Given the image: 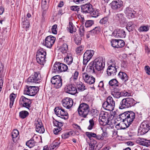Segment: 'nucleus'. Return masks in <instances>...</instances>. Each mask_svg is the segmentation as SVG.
Listing matches in <instances>:
<instances>
[{
    "mask_svg": "<svg viewBox=\"0 0 150 150\" xmlns=\"http://www.w3.org/2000/svg\"><path fill=\"white\" fill-rule=\"evenodd\" d=\"M117 48H120L123 47L125 45V42L122 40L120 39H118L117 40Z\"/></svg>",
    "mask_w": 150,
    "mask_h": 150,
    "instance_id": "obj_45",
    "label": "nucleus"
},
{
    "mask_svg": "<svg viewBox=\"0 0 150 150\" xmlns=\"http://www.w3.org/2000/svg\"><path fill=\"white\" fill-rule=\"evenodd\" d=\"M68 45L66 43H64L60 49V51L63 53H67L68 50Z\"/></svg>",
    "mask_w": 150,
    "mask_h": 150,
    "instance_id": "obj_38",
    "label": "nucleus"
},
{
    "mask_svg": "<svg viewBox=\"0 0 150 150\" xmlns=\"http://www.w3.org/2000/svg\"><path fill=\"white\" fill-rule=\"evenodd\" d=\"M22 27L24 28H27L29 27L30 23L29 22L27 18L24 17L22 18Z\"/></svg>",
    "mask_w": 150,
    "mask_h": 150,
    "instance_id": "obj_35",
    "label": "nucleus"
},
{
    "mask_svg": "<svg viewBox=\"0 0 150 150\" xmlns=\"http://www.w3.org/2000/svg\"><path fill=\"white\" fill-rule=\"evenodd\" d=\"M95 66V69L98 71L102 70L104 67L105 64L103 62L102 58H98L93 62Z\"/></svg>",
    "mask_w": 150,
    "mask_h": 150,
    "instance_id": "obj_14",
    "label": "nucleus"
},
{
    "mask_svg": "<svg viewBox=\"0 0 150 150\" xmlns=\"http://www.w3.org/2000/svg\"><path fill=\"white\" fill-rule=\"evenodd\" d=\"M55 38L52 36H47L45 39L44 45L47 48H50L53 45L55 41Z\"/></svg>",
    "mask_w": 150,
    "mask_h": 150,
    "instance_id": "obj_17",
    "label": "nucleus"
},
{
    "mask_svg": "<svg viewBox=\"0 0 150 150\" xmlns=\"http://www.w3.org/2000/svg\"><path fill=\"white\" fill-rule=\"evenodd\" d=\"M53 122L55 125L57 127L54 129L53 132L54 134H57L62 129L61 127L63 125V122L56 120H55Z\"/></svg>",
    "mask_w": 150,
    "mask_h": 150,
    "instance_id": "obj_22",
    "label": "nucleus"
},
{
    "mask_svg": "<svg viewBox=\"0 0 150 150\" xmlns=\"http://www.w3.org/2000/svg\"><path fill=\"white\" fill-rule=\"evenodd\" d=\"M109 85L112 86H118V83L117 81L115 79H113L110 80L109 82Z\"/></svg>",
    "mask_w": 150,
    "mask_h": 150,
    "instance_id": "obj_41",
    "label": "nucleus"
},
{
    "mask_svg": "<svg viewBox=\"0 0 150 150\" xmlns=\"http://www.w3.org/2000/svg\"><path fill=\"white\" fill-rule=\"evenodd\" d=\"M111 7L113 10L119 9L123 5V2L121 0H114L110 4Z\"/></svg>",
    "mask_w": 150,
    "mask_h": 150,
    "instance_id": "obj_21",
    "label": "nucleus"
},
{
    "mask_svg": "<svg viewBox=\"0 0 150 150\" xmlns=\"http://www.w3.org/2000/svg\"><path fill=\"white\" fill-rule=\"evenodd\" d=\"M136 143L139 145L148 147L150 146V140L143 138H138L136 141Z\"/></svg>",
    "mask_w": 150,
    "mask_h": 150,
    "instance_id": "obj_24",
    "label": "nucleus"
},
{
    "mask_svg": "<svg viewBox=\"0 0 150 150\" xmlns=\"http://www.w3.org/2000/svg\"><path fill=\"white\" fill-rule=\"evenodd\" d=\"M150 129V123L147 121H144L142 123L138 132L141 134L147 133Z\"/></svg>",
    "mask_w": 150,
    "mask_h": 150,
    "instance_id": "obj_12",
    "label": "nucleus"
},
{
    "mask_svg": "<svg viewBox=\"0 0 150 150\" xmlns=\"http://www.w3.org/2000/svg\"><path fill=\"white\" fill-rule=\"evenodd\" d=\"M62 79L59 76L53 77L51 79V82L53 86L56 88H60L62 85Z\"/></svg>",
    "mask_w": 150,
    "mask_h": 150,
    "instance_id": "obj_10",
    "label": "nucleus"
},
{
    "mask_svg": "<svg viewBox=\"0 0 150 150\" xmlns=\"http://www.w3.org/2000/svg\"><path fill=\"white\" fill-rule=\"evenodd\" d=\"M16 94H14L13 93H12L11 94L10 96V106L11 108L13 104L14 100L15 98H16Z\"/></svg>",
    "mask_w": 150,
    "mask_h": 150,
    "instance_id": "obj_40",
    "label": "nucleus"
},
{
    "mask_svg": "<svg viewBox=\"0 0 150 150\" xmlns=\"http://www.w3.org/2000/svg\"><path fill=\"white\" fill-rule=\"evenodd\" d=\"M107 72L108 76H114L117 72L116 67L108 66Z\"/></svg>",
    "mask_w": 150,
    "mask_h": 150,
    "instance_id": "obj_26",
    "label": "nucleus"
},
{
    "mask_svg": "<svg viewBox=\"0 0 150 150\" xmlns=\"http://www.w3.org/2000/svg\"><path fill=\"white\" fill-rule=\"evenodd\" d=\"M144 69L146 73L150 75V67L148 66H146L145 67Z\"/></svg>",
    "mask_w": 150,
    "mask_h": 150,
    "instance_id": "obj_61",
    "label": "nucleus"
},
{
    "mask_svg": "<svg viewBox=\"0 0 150 150\" xmlns=\"http://www.w3.org/2000/svg\"><path fill=\"white\" fill-rule=\"evenodd\" d=\"M124 13L126 16L129 19L134 18L136 16V12L130 8H126L124 11Z\"/></svg>",
    "mask_w": 150,
    "mask_h": 150,
    "instance_id": "obj_19",
    "label": "nucleus"
},
{
    "mask_svg": "<svg viewBox=\"0 0 150 150\" xmlns=\"http://www.w3.org/2000/svg\"><path fill=\"white\" fill-rule=\"evenodd\" d=\"M54 112L55 114L58 117L62 118L65 120L68 117L67 112L61 107L56 108L54 109Z\"/></svg>",
    "mask_w": 150,
    "mask_h": 150,
    "instance_id": "obj_11",
    "label": "nucleus"
},
{
    "mask_svg": "<svg viewBox=\"0 0 150 150\" xmlns=\"http://www.w3.org/2000/svg\"><path fill=\"white\" fill-rule=\"evenodd\" d=\"M116 61L114 59H111L108 62V66L116 67Z\"/></svg>",
    "mask_w": 150,
    "mask_h": 150,
    "instance_id": "obj_47",
    "label": "nucleus"
},
{
    "mask_svg": "<svg viewBox=\"0 0 150 150\" xmlns=\"http://www.w3.org/2000/svg\"><path fill=\"white\" fill-rule=\"evenodd\" d=\"M118 40L112 39V40L111 43L112 46L114 47L117 48V42Z\"/></svg>",
    "mask_w": 150,
    "mask_h": 150,
    "instance_id": "obj_50",
    "label": "nucleus"
},
{
    "mask_svg": "<svg viewBox=\"0 0 150 150\" xmlns=\"http://www.w3.org/2000/svg\"><path fill=\"white\" fill-rule=\"evenodd\" d=\"M109 114L106 112L102 111L100 115L99 122L101 125L105 126L109 125L111 127H113L112 122L109 120Z\"/></svg>",
    "mask_w": 150,
    "mask_h": 150,
    "instance_id": "obj_3",
    "label": "nucleus"
},
{
    "mask_svg": "<svg viewBox=\"0 0 150 150\" xmlns=\"http://www.w3.org/2000/svg\"><path fill=\"white\" fill-rule=\"evenodd\" d=\"M112 94L114 97L118 98L121 97V96H122V92H114L112 93Z\"/></svg>",
    "mask_w": 150,
    "mask_h": 150,
    "instance_id": "obj_46",
    "label": "nucleus"
},
{
    "mask_svg": "<svg viewBox=\"0 0 150 150\" xmlns=\"http://www.w3.org/2000/svg\"><path fill=\"white\" fill-rule=\"evenodd\" d=\"M40 78L39 72H35L28 79L27 82L29 84L38 83L40 82Z\"/></svg>",
    "mask_w": 150,
    "mask_h": 150,
    "instance_id": "obj_9",
    "label": "nucleus"
},
{
    "mask_svg": "<svg viewBox=\"0 0 150 150\" xmlns=\"http://www.w3.org/2000/svg\"><path fill=\"white\" fill-rule=\"evenodd\" d=\"M11 134L13 141L16 142L19 137L18 131L16 129H14L13 130Z\"/></svg>",
    "mask_w": 150,
    "mask_h": 150,
    "instance_id": "obj_28",
    "label": "nucleus"
},
{
    "mask_svg": "<svg viewBox=\"0 0 150 150\" xmlns=\"http://www.w3.org/2000/svg\"><path fill=\"white\" fill-rule=\"evenodd\" d=\"M35 138H37L38 137L36 135H34L30 140L26 142V145L30 148L33 147L35 145L36 143V142L34 140Z\"/></svg>",
    "mask_w": 150,
    "mask_h": 150,
    "instance_id": "obj_27",
    "label": "nucleus"
},
{
    "mask_svg": "<svg viewBox=\"0 0 150 150\" xmlns=\"http://www.w3.org/2000/svg\"><path fill=\"white\" fill-rule=\"evenodd\" d=\"M87 70L91 73H95L96 72L95 66L93 62H91L87 67Z\"/></svg>",
    "mask_w": 150,
    "mask_h": 150,
    "instance_id": "obj_31",
    "label": "nucleus"
},
{
    "mask_svg": "<svg viewBox=\"0 0 150 150\" xmlns=\"http://www.w3.org/2000/svg\"><path fill=\"white\" fill-rule=\"evenodd\" d=\"M135 104V101L134 99L131 98H127L123 99L122 100L119 108L120 109H122L131 107Z\"/></svg>",
    "mask_w": 150,
    "mask_h": 150,
    "instance_id": "obj_4",
    "label": "nucleus"
},
{
    "mask_svg": "<svg viewBox=\"0 0 150 150\" xmlns=\"http://www.w3.org/2000/svg\"><path fill=\"white\" fill-rule=\"evenodd\" d=\"M83 46L82 45L80 46L76 49V52L77 53H80L83 49Z\"/></svg>",
    "mask_w": 150,
    "mask_h": 150,
    "instance_id": "obj_56",
    "label": "nucleus"
},
{
    "mask_svg": "<svg viewBox=\"0 0 150 150\" xmlns=\"http://www.w3.org/2000/svg\"><path fill=\"white\" fill-rule=\"evenodd\" d=\"M93 7L90 3L81 6L82 12L86 13H88L93 10Z\"/></svg>",
    "mask_w": 150,
    "mask_h": 150,
    "instance_id": "obj_25",
    "label": "nucleus"
},
{
    "mask_svg": "<svg viewBox=\"0 0 150 150\" xmlns=\"http://www.w3.org/2000/svg\"><path fill=\"white\" fill-rule=\"evenodd\" d=\"M65 92L71 95H74L77 92V90L75 86L72 84H69L65 88Z\"/></svg>",
    "mask_w": 150,
    "mask_h": 150,
    "instance_id": "obj_23",
    "label": "nucleus"
},
{
    "mask_svg": "<svg viewBox=\"0 0 150 150\" xmlns=\"http://www.w3.org/2000/svg\"><path fill=\"white\" fill-rule=\"evenodd\" d=\"M93 23L92 21H88L86 22L85 23V26L86 27L88 28L92 25Z\"/></svg>",
    "mask_w": 150,
    "mask_h": 150,
    "instance_id": "obj_55",
    "label": "nucleus"
},
{
    "mask_svg": "<svg viewBox=\"0 0 150 150\" xmlns=\"http://www.w3.org/2000/svg\"><path fill=\"white\" fill-rule=\"evenodd\" d=\"M39 90V88L37 86H26L24 90L25 94L34 96L35 95Z\"/></svg>",
    "mask_w": 150,
    "mask_h": 150,
    "instance_id": "obj_7",
    "label": "nucleus"
},
{
    "mask_svg": "<svg viewBox=\"0 0 150 150\" xmlns=\"http://www.w3.org/2000/svg\"><path fill=\"white\" fill-rule=\"evenodd\" d=\"M116 18L119 21L120 23L124 24L126 23V18L123 16L122 14H117L116 15Z\"/></svg>",
    "mask_w": 150,
    "mask_h": 150,
    "instance_id": "obj_33",
    "label": "nucleus"
},
{
    "mask_svg": "<svg viewBox=\"0 0 150 150\" xmlns=\"http://www.w3.org/2000/svg\"><path fill=\"white\" fill-rule=\"evenodd\" d=\"M96 143V142L95 141H91L90 143H89V150H94L95 147Z\"/></svg>",
    "mask_w": 150,
    "mask_h": 150,
    "instance_id": "obj_44",
    "label": "nucleus"
},
{
    "mask_svg": "<svg viewBox=\"0 0 150 150\" xmlns=\"http://www.w3.org/2000/svg\"><path fill=\"white\" fill-rule=\"evenodd\" d=\"M118 77L122 81L125 82L128 79L127 74L125 73L120 71L118 74Z\"/></svg>",
    "mask_w": 150,
    "mask_h": 150,
    "instance_id": "obj_32",
    "label": "nucleus"
},
{
    "mask_svg": "<svg viewBox=\"0 0 150 150\" xmlns=\"http://www.w3.org/2000/svg\"><path fill=\"white\" fill-rule=\"evenodd\" d=\"M78 111L80 116L86 118L89 113L90 108L87 104L82 103L79 105L78 108Z\"/></svg>",
    "mask_w": 150,
    "mask_h": 150,
    "instance_id": "obj_2",
    "label": "nucleus"
},
{
    "mask_svg": "<svg viewBox=\"0 0 150 150\" xmlns=\"http://www.w3.org/2000/svg\"><path fill=\"white\" fill-rule=\"evenodd\" d=\"M88 0H73L74 2L76 4H81L82 3L86 2Z\"/></svg>",
    "mask_w": 150,
    "mask_h": 150,
    "instance_id": "obj_60",
    "label": "nucleus"
},
{
    "mask_svg": "<svg viewBox=\"0 0 150 150\" xmlns=\"http://www.w3.org/2000/svg\"><path fill=\"white\" fill-rule=\"evenodd\" d=\"M81 38L79 36L76 37L74 39L75 42L77 45H79L81 44Z\"/></svg>",
    "mask_w": 150,
    "mask_h": 150,
    "instance_id": "obj_53",
    "label": "nucleus"
},
{
    "mask_svg": "<svg viewBox=\"0 0 150 150\" xmlns=\"http://www.w3.org/2000/svg\"><path fill=\"white\" fill-rule=\"evenodd\" d=\"M94 52V51L93 50H87L84 53L83 61V63L84 65L86 64L93 55Z\"/></svg>",
    "mask_w": 150,
    "mask_h": 150,
    "instance_id": "obj_15",
    "label": "nucleus"
},
{
    "mask_svg": "<svg viewBox=\"0 0 150 150\" xmlns=\"http://www.w3.org/2000/svg\"><path fill=\"white\" fill-rule=\"evenodd\" d=\"M115 103L112 97L110 96L106 99V101L103 104V108L107 110L112 111L114 108Z\"/></svg>",
    "mask_w": 150,
    "mask_h": 150,
    "instance_id": "obj_6",
    "label": "nucleus"
},
{
    "mask_svg": "<svg viewBox=\"0 0 150 150\" xmlns=\"http://www.w3.org/2000/svg\"><path fill=\"white\" fill-rule=\"evenodd\" d=\"M29 115L28 112L25 110L19 112V115L20 118L24 119L26 118Z\"/></svg>",
    "mask_w": 150,
    "mask_h": 150,
    "instance_id": "obj_39",
    "label": "nucleus"
},
{
    "mask_svg": "<svg viewBox=\"0 0 150 150\" xmlns=\"http://www.w3.org/2000/svg\"><path fill=\"white\" fill-rule=\"evenodd\" d=\"M119 118L122 120L127 127H128L134 121L135 115L134 112L130 111L121 114L119 115Z\"/></svg>",
    "mask_w": 150,
    "mask_h": 150,
    "instance_id": "obj_1",
    "label": "nucleus"
},
{
    "mask_svg": "<svg viewBox=\"0 0 150 150\" xmlns=\"http://www.w3.org/2000/svg\"><path fill=\"white\" fill-rule=\"evenodd\" d=\"M73 58L71 54L69 52L67 53L66 57L64 58V62L68 65L70 64L73 62Z\"/></svg>",
    "mask_w": 150,
    "mask_h": 150,
    "instance_id": "obj_29",
    "label": "nucleus"
},
{
    "mask_svg": "<svg viewBox=\"0 0 150 150\" xmlns=\"http://www.w3.org/2000/svg\"><path fill=\"white\" fill-rule=\"evenodd\" d=\"M82 75V78L86 83L89 84H92L95 83V79L93 76H89L86 73H83Z\"/></svg>",
    "mask_w": 150,
    "mask_h": 150,
    "instance_id": "obj_18",
    "label": "nucleus"
},
{
    "mask_svg": "<svg viewBox=\"0 0 150 150\" xmlns=\"http://www.w3.org/2000/svg\"><path fill=\"white\" fill-rule=\"evenodd\" d=\"M149 29V27L148 26L142 25L139 28V30L141 32H146Z\"/></svg>",
    "mask_w": 150,
    "mask_h": 150,
    "instance_id": "obj_43",
    "label": "nucleus"
},
{
    "mask_svg": "<svg viewBox=\"0 0 150 150\" xmlns=\"http://www.w3.org/2000/svg\"><path fill=\"white\" fill-rule=\"evenodd\" d=\"M68 69L67 66L60 62H56L54 64L52 71L55 73L65 71Z\"/></svg>",
    "mask_w": 150,
    "mask_h": 150,
    "instance_id": "obj_8",
    "label": "nucleus"
},
{
    "mask_svg": "<svg viewBox=\"0 0 150 150\" xmlns=\"http://www.w3.org/2000/svg\"><path fill=\"white\" fill-rule=\"evenodd\" d=\"M35 130L37 132L40 133H43L45 131V129L41 120L38 119L35 122Z\"/></svg>",
    "mask_w": 150,
    "mask_h": 150,
    "instance_id": "obj_20",
    "label": "nucleus"
},
{
    "mask_svg": "<svg viewBox=\"0 0 150 150\" xmlns=\"http://www.w3.org/2000/svg\"><path fill=\"white\" fill-rule=\"evenodd\" d=\"M116 35L115 36L117 38H125L126 36L125 32L124 30L119 29L116 31Z\"/></svg>",
    "mask_w": 150,
    "mask_h": 150,
    "instance_id": "obj_30",
    "label": "nucleus"
},
{
    "mask_svg": "<svg viewBox=\"0 0 150 150\" xmlns=\"http://www.w3.org/2000/svg\"><path fill=\"white\" fill-rule=\"evenodd\" d=\"M117 130L121 129H125V128H123L122 127L121 125L119 123L117 124L115 126Z\"/></svg>",
    "mask_w": 150,
    "mask_h": 150,
    "instance_id": "obj_64",
    "label": "nucleus"
},
{
    "mask_svg": "<svg viewBox=\"0 0 150 150\" xmlns=\"http://www.w3.org/2000/svg\"><path fill=\"white\" fill-rule=\"evenodd\" d=\"M79 7L76 6H73L70 7L71 10L74 11H78L79 10Z\"/></svg>",
    "mask_w": 150,
    "mask_h": 150,
    "instance_id": "obj_57",
    "label": "nucleus"
},
{
    "mask_svg": "<svg viewBox=\"0 0 150 150\" xmlns=\"http://www.w3.org/2000/svg\"><path fill=\"white\" fill-rule=\"evenodd\" d=\"M19 103L22 107L29 110L31 102L30 100L23 96H21L19 100Z\"/></svg>",
    "mask_w": 150,
    "mask_h": 150,
    "instance_id": "obj_13",
    "label": "nucleus"
},
{
    "mask_svg": "<svg viewBox=\"0 0 150 150\" xmlns=\"http://www.w3.org/2000/svg\"><path fill=\"white\" fill-rule=\"evenodd\" d=\"M79 33L81 37L83 36L84 33V28L83 26H81L79 30Z\"/></svg>",
    "mask_w": 150,
    "mask_h": 150,
    "instance_id": "obj_54",
    "label": "nucleus"
},
{
    "mask_svg": "<svg viewBox=\"0 0 150 150\" xmlns=\"http://www.w3.org/2000/svg\"><path fill=\"white\" fill-rule=\"evenodd\" d=\"M62 102L63 106L65 108L68 109L71 108L73 104L72 99L69 97L63 98L62 101Z\"/></svg>",
    "mask_w": 150,
    "mask_h": 150,
    "instance_id": "obj_16",
    "label": "nucleus"
},
{
    "mask_svg": "<svg viewBox=\"0 0 150 150\" xmlns=\"http://www.w3.org/2000/svg\"><path fill=\"white\" fill-rule=\"evenodd\" d=\"M47 1L49 2V1L48 0H42V9L47 10V7L46 6V3Z\"/></svg>",
    "mask_w": 150,
    "mask_h": 150,
    "instance_id": "obj_49",
    "label": "nucleus"
},
{
    "mask_svg": "<svg viewBox=\"0 0 150 150\" xmlns=\"http://www.w3.org/2000/svg\"><path fill=\"white\" fill-rule=\"evenodd\" d=\"M77 87L78 90L80 91H83L86 89L85 85L81 82H79L77 84Z\"/></svg>",
    "mask_w": 150,
    "mask_h": 150,
    "instance_id": "obj_37",
    "label": "nucleus"
},
{
    "mask_svg": "<svg viewBox=\"0 0 150 150\" xmlns=\"http://www.w3.org/2000/svg\"><path fill=\"white\" fill-rule=\"evenodd\" d=\"M96 134L92 132H86V135L89 138H90L92 137L95 138Z\"/></svg>",
    "mask_w": 150,
    "mask_h": 150,
    "instance_id": "obj_48",
    "label": "nucleus"
},
{
    "mask_svg": "<svg viewBox=\"0 0 150 150\" xmlns=\"http://www.w3.org/2000/svg\"><path fill=\"white\" fill-rule=\"evenodd\" d=\"M59 145V143L57 142H54L52 145L51 147H50V149L51 150L52 149H54L56 147H58Z\"/></svg>",
    "mask_w": 150,
    "mask_h": 150,
    "instance_id": "obj_59",
    "label": "nucleus"
},
{
    "mask_svg": "<svg viewBox=\"0 0 150 150\" xmlns=\"http://www.w3.org/2000/svg\"><path fill=\"white\" fill-rule=\"evenodd\" d=\"M57 25L55 24L52 27V32L54 34H56L57 33Z\"/></svg>",
    "mask_w": 150,
    "mask_h": 150,
    "instance_id": "obj_58",
    "label": "nucleus"
},
{
    "mask_svg": "<svg viewBox=\"0 0 150 150\" xmlns=\"http://www.w3.org/2000/svg\"><path fill=\"white\" fill-rule=\"evenodd\" d=\"M73 133L71 132L62 134V138L65 139L68 138L69 137L72 135Z\"/></svg>",
    "mask_w": 150,
    "mask_h": 150,
    "instance_id": "obj_52",
    "label": "nucleus"
},
{
    "mask_svg": "<svg viewBox=\"0 0 150 150\" xmlns=\"http://www.w3.org/2000/svg\"><path fill=\"white\" fill-rule=\"evenodd\" d=\"M100 24L107 26L109 25V18L108 17H105L101 19L100 21Z\"/></svg>",
    "mask_w": 150,
    "mask_h": 150,
    "instance_id": "obj_34",
    "label": "nucleus"
},
{
    "mask_svg": "<svg viewBox=\"0 0 150 150\" xmlns=\"http://www.w3.org/2000/svg\"><path fill=\"white\" fill-rule=\"evenodd\" d=\"M79 75L78 72L76 71L74 74L73 76V79L75 81L78 78V76Z\"/></svg>",
    "mask_w": 150,
    "mask_h": 150,
    "instance_id": "obj_63",
    "label": "nucleus"
},
{
    "mask_svg": "<svg viewBox=\"0 0 150 150\" xmlns=\"http://www.w3.org/2000/svg\"><path fill=\"white\" fill-rule=\"evenodd\" d=\"M90 13L92 17L96 18L98 17L99 15V13L97 10H94L93 8V10L91 12H90Z\"/></svg>",
    "mask_w": 150,
    "mask_h": 150,
    "instance_id": "obj_42",
    "label": "nucleus"
},
{
    "mask_svg": "<svg viewBox=\"0 0 150 150\" xmlns=\"http://www.w3.org/2000/svg\"><path fill=\"white\" fill-rule=\"evenodd\" d=\"M89 125L88 127V129L89 130L92 129L93 127L94 123L93 119L90 120H89Z\"/></svg>",
    "mask_w": 150,
    "mask_h": 150,
    "instance_id": "obj_51",
    "label": "nucleus"
},
{
    "mask_svg": "<svg viewBox=\"0 0 150 150\" xmlns=\"http://www.w3.org/2000/svg\"><path fill=\"white\" fill-rule=\"evenodd\" d=\"M127 65V63L125 61H122L121 63V67L123 69L126 68Z\"/></svg>",
    "mask_w": 150,
    "mask_h": 150,
    "instance_id": "obj_62",
    "label": "nucleus"
},
{
    "mask_svg": "<svg viewBox=\"0 0 150 150\" xmlns=\"http://www.w3.org/2000/svg\"><path fill=\"white\" fill-rule=\"evenodd\" d=\"M46 52L43 48H41L38 51L36 54V60L38 63L41 65L45 63Z\"/></svg>",
    "mask_w": 150,
    "mask_h": 150,
    "instance_id": "obj_5",
    "label": "nucleus"
},
{
    "mask_svg": "<svg viewBox=\"0 0 150 150\" xmlns=\"http://www.w3.org/2000/svg\"><path fill=\"white\" fill-rule=\"evenodd\" d=\"M67 28L69 31L71 33H73L74 32H76V28L71 22H69V26Z\"/></svg>",
    "mask_w": 150,
    "mask_h": 150,
    "instance_id": "obj_36",
    "label": "nucleus"
}]
</instances>
